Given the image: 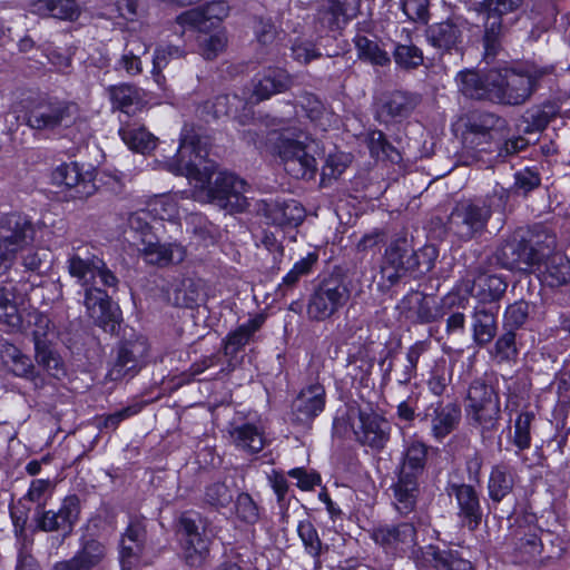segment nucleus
<instances>
[{
  "label": "nucleus",
  "instance_id": "1",
  "mask_svg": "<svg viewBox=\"0 0 570 570\" xmlns=\"http://www.w3.org/2000/svg\"><path fill=\"white\" fill-rule=\"evenodd\" d=\"M206 156L207 151L200 147L198 137L184 135L180 138L176 159L169 165V170L199 183L196 191L197 199L216 203L229 210L246 209L248 206L244 195L248 188L246 181L230 173H218L213 180L214 173H210V166L205 165L204 171L199 168Z\"/></svg>",
  "mask_w": 570,
  "mask_h": 570
},
{
  "label": "nucleus",
  "instance_id": "2",
  "mask_svg": "<svg viewBox=\"0 0 570 570\" xmlns=\"http://www.w3.org/2000/svg\"><path fill=\"white\" fill-rule=\"evenodd\" d=\"M556 68L551 65H523L514 68L491 69L490 85L492 101L509 106H519L528 101L543 83L551 82Z\"/></svg>",
  "mask_w": 570,
  "mask_h": 570
},
{
  "label": "nucleus",
  "instance_id": "3",
  "mask_svg": "<svg viewBox=\"0 0 570 570\" xmlns=\"http://www.w3.org/2000/svg\"><path fill=\"white\" fill-rule=\"evenodd\" d=\"M556 246V236L546 228L537 227L525 235L513 234L502 240L493 257L504 269L529 273L539 268Z\"/></svg>",
  "mask_w": 570,
  "mask_h": 570
},
{
  "label": "nucleus",
  "instance_id": "4",
  "mask_svg": "<svg viewBox=\"0 0 570 570\" xmlns=\"http://www.w3.org/2000/svg\"><path fill=\"white\" fill-rule=\"evenodd\" d=\"M508 199L509 191L503 187H495L484 199L458 203L448 218L449 232L463 242L482 236L493 212L503 210Z\"/></svg>",
  "mask_w": 570,
  "mask_h": 570
},
{
  "label": "nucleus",
  "instance_id": "5",
  "mask_svg": "<svg viewBox=\"0 0 570 570\" xmlns=\"http://www.w3.org/2000/svg\"><path fill=\"white\" fill-rule=\"evenodd\" d=\"M81 118L79 104L58 97L32 101L24 114V124L40 132H57L75 126Z\"/></svg>",
  "mask_w": 570,
  "mask_h": 570
},
{
  "label": "nucleus",
  "instance_id": "6",
  "mask_svg": "<svg viewBox=\"0 0 570 570\" xmlns=\"http://www.w3.org/2000/svg\"><path fill=\"white\" fill-rule=\"evenodd\" d=\"M465 416L482 436H488L498 430L501 403L493 385L482 380H474L470 384L465 399Z\"/></svg>",
  "mask_w": 570,
  "mask_h": 570
},
{
  "label": "nucleus",
  "instance_id": "7",
  "mask_svg": "<svg viewBox=\"0 0 570 570\" xmlns=\"http://www.w3.org/2000/svg\"><path fill=\"white\" fill-rule=\"evenodd\" d=\"M277 126L281 130L277 153L283 161L285 170L294 178H312L317 169L315 157L311 154V146L302 141V129L296 126H285L279 120Z\"/></svg>",
  "mask_w": 570,
  "mask_h": 570
},
{
  "label": "nucleus",
  "instance_id": "8",
  "mask_svg": "<svg viewBox=\"0 0 570 570\" xmlns=\"http://www.w3.org/2000/svg\"><path fill=\"white\" fill-rule=\"evenodd\" d=\"M67 269L69 275L82 287L98 283L109 288H116L118 285L116 275L88 245L72 248L67 258Z\"/></svg>",
  "mask_w": 570,
  "mask_h": 570
},
{
  "label": "nucleus",
  "instance_id": "9",
  "mask_svg": "<svg viewBox=\"0 0 570 570\" xmlns=\"http://www.w3.org/2000/svg\"><path fill=\"white\" fill-rule=\"evenodd\" d=\"M32 222L20 214H9L0 218V273L13 265L17 255L35 240Z\"/></svg>",
  "mask_w": 570,
  "mask_h": 570
},
{
  "label": "nucleus",
  "instance_id": "10",
  "mask_svg": "<svg viewBox=\"0 0 570 570\" xmlns=\"http://www.w3.org/2000/svg\"><path fill=\"white\" fill-rule=\"evenodd\" d=\"M177 535L185 563L191 568L203 567L210 553L212 540L206 534V527L200 517L181 514Z\"/></svg>",
  "mask_w": 570,
  "mask_h": 570
},
{
  "label": "nucleus",
  "instance_id": "11",
  "mask_svg": "<svg viewBox=\"0 0 570 570\" xmlns=\"http://www.w3.org/2000/svg\"><path fill=\"white\" fill-rule=\"evenodd\" d=\"M350 298V291L344 282L330 276L320 282L309 296L307 315L313 321H324L342 308Z\"/></svg>",
  "mask_w": 570,
  "mask_h": 570
},
{
  "label": "nucleus",
  "instance_id": "12",
  "mask_svg": "<svg viewBox=\"0 0 570 570\" xmlns=\"http://www.w3.org/2000/svg\"><path fill=\"white\" fill-rule=\"evenodd\" d=\"M419 261L411 242L406 237H397L391 242L385 250L381 266V277L386 287L399 283L401 278L415 271Z\"/></svg>",
  "mask_w": 570,
  "mask_h": 570
},
{
  "label": "nucleus",
  "instance_id": "13",
  "mask_svg": "<svg viewBox=\"0 0 570 570\" xmlns=\"http://www.w3.org/2000/svg\"><path fill=\"white\" fill-rule=\"evenodd\" d=\"M149 352V344L146 337L136 336L124 341L117 352V357L109 368L106 379L109 381H121L135 376L146 363Z\"/></svg>",
  "mask_w": 570,
  "mask_h": 570
},
{
  "label": "nucleus",
  "instance_id": "14",
  "mask_svg": "<svg viewBox=\"0 0 570 570\" xmlns=\"http://www.w3.org/2000/svg\"><path fill=\"white\" fill-rule=\"evenodd\" d=\"M507 287L508 283L503 276L489 273L482 265L468 272L466 277L461 282V289L484 305L500 301Z\"/></svg>",
  "mask_w": 570,
  "mask_h": 570
},
{
  "label": "nucleus",
  "instance_id": "15",
  "mask_svg": "<svg viewBox=\"0 0 570 570\" xmlns=\"http://www.w3.org/2000/svg\"><path fill=\"white\" fill-rule=\"evenodd\" d=\"M80 514V500L77 495L66 497L57 510H39L37 512V527L46 532H61L69 535Z\"/></svg>",
  "mask_w": 570,
  "mask_h": 570
},
{
  "label": "nucleus",
  "instance_id": "16",
  "mask_svg": "<svg viewBox=\"0 0 570 570\" xmlns=\"http://www.w3.org/2000/svg\"><path fill=\"white\" fill-rule=\"evenodd\" d=\"M107 554L105 542L83 535L72 558L56 562L51 570H95L102 564Z\"/></svg>",
  "mask_w": 570,
  "mask_h": 570
},
{
  "label": "nucleus",
  "instance_id": "17",
  "mask_svg": "<svg viewBox=\"0 0 570 570\" xmlns=\"http://www.w3.org/2000/svg\"><path fill=\"white\" fill-rule=\"evenodd\" d=\"M468 29V21L461 16L452 14L446 20L433 23L426 29V38L436 49L461 53L463 33Z\"/></svg>",
  "mask_w": 570,
  "mask_h": 570
},
{
  "label": "nucleus",
  "instance_id": "18",
  "mask_svg": "<svg viewBox=\"0 0 570 570\" xmlns=\"http://www.w3.org/2000/svg\"><path fill=\"white\" fill-rule=\"evenodd\" d=\"M293 86V77L285 69L268 68L257 73L252 80L248 104H259L274 95L285 92Z\"/></svg>",
  "mask_w": 570,
  "mask_h": 570
},
{
  "label": "nucleus",
  "instance_id": "19",
  "mask_svg": "<svg viewBox=\"0 0 570 570\" xmlns=\"http://www.w3.org/2000/svg\"><path fill=\"white\" fill-rule=\"evenodd\" d=\"M357 442L374 450H382L390 439V423L374 412L360 411L353 424Z\"/></svg>",
  "mask_w": 570,
  "mask_h": 570
},
{
  "label": "nucleus",
  "instance_id": "20",
  "mask_svg": "<svg viewBox=\"0 0 570 570\" xmlns=\"http://www.w3.org/2000/svg\"><path fill=\"white\" fill-rule=\"evenodd\" d=\"M507 129L505 119L491 112H475L469 117L465 139L476 146L501 140Z\"/></svg>",
  "mask_w": 570,
  "mask_h": 570
},
{
  "label": "nucleus",
  "instance_id": "21",
  "mask_svg": "<svg viewBox=\"0 0 570 570\" xmlns=\"http://www.w3.org/2000/svg\"><path fill=\"white\" fill-rule=\"evenodd\" d=\"M147 543L145 521L130 519L119 542V559L122 570H130L144 553Z\"/></svg>",
  "mask_w": 570,
  "mask_h": 570
},
{
  "label": "nucleus",
  "instance_id": "22",
  "mask_svg": "<svg viewBox=\"0 0 570 570\" xmlns=\"http://www.w3.org/2000/svg\"><path fill=\"white\" fill-rule=\"evenodd\" d=\"M420 102V96L395 90L384 95L376 106V119L383 124L402 120L409 117Z\"/></svg>",
  "mask_w": 570,
  "mask_h": 570
},
{
  "label": "nucleus",
  "instance_id": "23",
  "mask_svg": "<svg viewBox=\"0 0 570 570\" xmlns=\"http://www.w3.org/2000/svg\"><path fill=\"white\" fill-rule=\"evenodd\" d=\"M371 539L385 551H404L413 546L416 530L410 522L383 524L371 530Z\"/></svg>",
  "mask_w": 570,
  "mask_h": 570
},
{
  "label": "nucleus",
  "instance_id": "24",
  "mask_svg": "<svg viewBox=\"0 0 570 570\" xmlns=\"http://www.w3.org/2000/svg\"><path fill=\"white\" fill-rule=\"evenodd\" d=\"M325 389L313 383L303 389L292 404L293 420L298 424H309L325 407Z\"/></svg>",
  "mask_w": 570,
  "mask_h": 570
},
{
  "label": "nucleus",
  "instance_id": "25",
  "mask_svg": "<svg viewBox=\"0 0 570 570\" xmlns=\"http://www.w3.org/2000/svg\"><path fill=\"white\" fill-rule=\"evenodd\" d=\"M449 495H454L458 507L459 517L464 527L469 530H475L482 520V508L476 490L470 484L452 483L448 487Z\"/></svg>",
  "mask_w": 570,
  "mask_h": 570
},
{
  "label": "nucleus",
  "instance_id": "26",
  "mask_svg": "<svg viewBox=\"0 0 570 570\" xmlns=\"http://www.w3.org/2000/svg\"><path fill=\"white\" fill-rule=\"evenodd\" d=\"M227 14L228 6L226 2L213 1L204 7L183 12L177 17V22L198 31H205L206 29H215Z\"/></svg>",
  "mask_w": 570,
  "mask_h": 570
},
{
  "label": "nucleus",
  "instance_id": "27",
  "mask_svg": "<svg viewBox=\"0 0 570 570\" xmlns=\"http://www.w3.org/2000/svg\"><path fill=\"white\" fill-rule=\"evenodd\" d=\"M262 324V317L250 318L226 336L224 341V355L227 361L226 365L220 368V373L228 374L235 370L238 352L243 351Z\"/></svg>",
  "mask_w": 570,
  "mask_h": 570
},
{
  "label": "nucleus",
  "instance_id": "28",
  "mask_svg": "<svg viewBox=\"0 0 570 570\" xmlns=\"http://www.w3.org/2000/svg\"><path fill=\"white\" fill-rule=\"evenodd\" d=\"M144 259L151 265L166 266L168 264H178L186 256L185 248L178 244H160L155 235L149 238H141L138 248Z\"/></svg>",
  "mask_w": 570,
  "mask_h": 570
},
{
  "label": "nucleus",
  "instance_id": "29",
  "mask_svg": "<svg viewBox=\"0 0 570 570\" xmlns=\"http://www.w3.org/2000/svg\"><path fill=\"white\" fill-rule=\"evenodd\" d=\"M51 179L55 185L65 186L68 189H73V198H87L96 190V186L91 179L82 176L78 164H62L58 166L51 174Z\"/></svg>",
  "mask_w": 570,
  "mask_h": 570
},
{
  "label": "nucleus",
  "instance_id": "30",
  "mask_svg": "<svg viewBox=\"0 0 570 570\" xmlns=\"http://www.w3.org/2000/svg\"><path fill=\"white\" fill-rule=\"evenodd\" d=\"M416 562L421 567L431 566L436 570H473L469 560L462 558L455 550H442L428 546L421 550Z\"/></svg>",
  "mask_w": 570,
  "mask_h": 570
},
{
  "label": "nucleus",
  "instance_id": "31",
  "mask_svg": "<svg viewBox=\"0 0 570 570\" xmlns=\"http://www.w3.org/2000/svg\"><path fill=\"white\" fill-rule=\"evenodd\" d=\"M431 421L432 436L442 441L459 426L462 417L459 404L450 402L446 404L439 403L432 411L426 413L425 419Z\"/></svg>",
  "mask_w": 570,
  "mask_h": 570
},
{
  "label": "nucleus",
  "instance_id": "32",
  "mask_svg": "<svg viewBox=\"0 0 570 570\" xmlns=\"http://www.w3.org/2000/svg\"><path fill=\"white\" fill-rule=\"evenodd\" d=\"M230 442L239 450L247 453H258L265 446V435L261 426L250 423L233 422L228 426Z\"/></svg>",
  "mask_w": 570,
  "mask_h": 570
},
{
  "label": "nucleus",
  "instance_id": "33",
  "mask_svg": "<svg viewBox=\"0 0 570 570\" xmlns=\"http://www.w3.org/2000/svg\"><path fill=\"white\" fill-rule=\"evenodd\" d=\"M83 304L87 308L88 316L95 324L106 328L110 322H114V312L109 295L95 285L85 286Z\"/></svg>",
  "mask_w": 570,
  "mask_h": 570
},
{
  "label": "nucleus",
  "instance_id": "34",
  "mask_svg": "<svg viewBox=\"0 0 570 570\" xmlns=\"http://www.w3.org/2000/svg\"><path fill=\"white\" fill-rule=\"evenodd\" d=\"M264 215L268 223L279 227H296L305 216V210L302 205L294 200L274 202L265 204Z\"/></svg>",
  "mask_w": 570,
  "mask_h": 570
},
{
  "label": "nucleus",
  "instance_id": "35",
  "mask_svg": "<svg viewBox=\"0 0 570 570\" xmlns=\"http://www.w3.org/2000/svg\"><path fill=\"white\" fill-rule=\"evenodd\" d=\"M417 478L414 474L400 471L397 481L391 487L393 503L401 514H409L416 505L420 492Z\"/></svg>",
  "mask_w": 570,
  "mask_h": 570
},
{
  "label": "nucleus",
  "instance_id": "36",
  "mask_svg": "<svg viewBox=\"0 0 570 570\" xmlns=\"http://www.w3.org/2000/svg\"><path fill=\"white\" fill-rule=\"evenodd\" d=\"M490 70L480 73L474 69L460 71L455 78L459 90L468 98L492 101V86L489 81Z\"/></svg>",
  "mask_w": 570,
  "mask_h": 570
},
{
  "label": "nucleus",
  "instance_id": "37",
  "mask_svg": "<svg viewBox=\"0 0 570 570\" xmlns=\"http://www.w3.org/2000/svg\"><path fill=\"white\" fill-rule=\"evenodd\" d=\"M497 308L480 304L472 314L473 341L480 347L488 345L497 335Z\"/></svg>",
  "mask_w": 570,
  "mask_h": 570
},
{
  "label": "nucleus",
  "instance_id": "38",
  "mask_svg": "<svg viewBox=\"0 0 570 570\" xmlns=\"http://www.w3.org/2000/svg\"><path fill=\"white\" fill-rule=\"evenodd\" d=\"M361 0H332L330 4L318 11L320 22L331 30L341 28L354 18L358 11Z\"/></svg>",
  "mask_w": 570,
  "mask_h": 570
},
{
  "label": "nucleus",
  "instance_id": "39",
  "mask_svg": "<svg viewBox=\"0 0 570 570\" xmlns=\"http://www.w3.org/2000/svg\"><path fill=\"white\" fill-rule=\"evenodd\" d=\"M22 304L23 296L18 293L16 285L8 283L0 286V323L19 328L22 324L19 306Z\"/></svg>",
  "mask_w": 570,
  "mask_h": 570
},
{
  "label": "nucleus",
  "instance_id": "40",
  "mask_svg": "<svg viewBox=\"0 0 570 570\" xmlns=\"http://www.w3.org/2000/svg\"><path fill=\"white\" fill-rule=\"evenodd\" d=\"M149 47L137 36H130L124 48V53L116 63V70H125L129 76H137L142 71L140 58L145 56Z\"/></svg>",
  "mask_w": 570,
  "mask_h": 570
},
{
  "label": "nucleus",
  "instance_id": "41",
  "mask_svg": "<svg viewBox=\"0 0 570 570\" xmlns=\"http://www.w3.org/2000/svg\"><path fill=\"white\" fill-rule=\"evenodd\" d=\"M400 37L409 43H395L393 50V58L395 63L405 70H414L419 68L421 65H423L424 57L422 50L419 47L412 45L411 31L406 28H401Z\"/></svg>",
  "mask_w": 570,
  "mask_h": 570
},
{
  "label": "nucleus",
  "instance_id": "42",
  "mask_svg": "<svg viewBox=\"0 0 570 570\" xmlns=\"http://www.w3.org/2000/svg\"><path fill=\"white\" fill-rule=\"evenodd\" d=\"M543 279L549 286H561L570 282V259L554 249L544 257Z\"/></svg>",
  "mask_w": 570,
  "mask_h": 570
},
{
  "label": "nucleus",
  "instance_id": "43",
  "mask_svg": "<svg viewBox=\"0 0 570 570\" xmlns=\"http://www.w3.org/2000/svg\"><path fill=\"white\" fill-rule=\"evenodd\" d=\"M122 141L129 149L146 154L156 147L157 138L145 127L137 124H129L119 129Z\"/></svg>",
  "mask_w": 570,
  "mask_h": 570
},
{
  "label": "nucleus",
  "instance_id": "44",
  "mask_svg": "<svg viewBox=\"0 0 570 570\" xmlns=\"http://www.w3.org/2000/svg\"><path fill=\"white\" fill-rule=\"evenodd\" d=\"M513 487L514 478L511 468L505 464L494 465L488 483L490 499L494 502L502 501L512 492Z\"/></svg>",
  "mask_w": 570,
  "mask_h": 570
},
{
  "label": "nucleus",
  "instance_id": "45",
  "mask_svg": "<svg viewBox=\"0 0 570 570\" xmlns=\"http://www.w3.org/2000/svg\"><path fill=\"white\" fill-rule=\"evenodd\" d=\"M1 357L6 364L10 365V370L16 376L29 380L36 377L31 360L13 344L4 343L2 345Z\"/></svg>",
  "mask_w": 570,
  "mask_h": 570
},
{
  "label": "nucleus",
  "instance_id": "46",
  "mask_svg": "<svg viewBox=\"0 0 570 570\" xmlns=\"http://www.w3.org/2000/svg\"><path fill=\"white\" fill-rule=\"evenodd\" d=\"M202 291L200 281L191 277L183 278L176 284L173 291V304L179 307L191 308L198 304L202 297Z\"/></svg>",
  "mask_w": 570,
  "mask_h": 570
},
{
  "label": "nucleus",
  "instance_id": "47",
  "mask_svg": "<svg viewBox=\"0 0 570 570\" xmlns=\"http://www.w3.org/2000/svg\"><path fill=\"white\" fill-rule=\"evenodd\" d=\"M209 30L199 31L197 42L199 55L207 60H213L225 50L227 36L223 29H216L213 33H209Z\"/></svg>",
  "mask_w": 570,
  "mask_h": 570
},
{
  "label": "nucleus",
  "instance_id": "48",
  "mask_svg": "<svg viewBox=\"0 0 570 570\" xmlns=\"http://www.w3.org/2000/svg\"><path fill=\"white\" fill-rule=\"evenodd\" d=\"M426 456L428 446L423 442L412 441L406 446L400 471L419 476L424 470Z\"/></svg>",
  "mask_w": 570,
  "mask_h": 570
},
{
  "label": "nucleus",
  "instance_id": "49",
  "mask_svg": "<svg viewBox=\"0 0 570 570\" xmlns=\"http://www.w3.org/2000/svg\"><path fill=\"white\" fill-rule=\"evenodd\" d=\"M112 106L124 112L141 101V95L138 88L132 85L121 83L108 88Z\"/></svg>",
  "mask_w": 570,
  "mask_h": 570
},
{
  "label": "nucleus",
  "instance_id": "50",
  "mask_svg": "<svg viewBox=\"0 0 570 570\" xmlns=\"http://www.w3.org/2000/svg\"><path fill=\"white\" fill-rule=\"evenodd\" d=\"M35 358L39 366L43 367L53 377H59L65 373L60 356L49 346L37 340L35 346Z\"/></svg>",
  "mask_w": 570,
  "mask_h": 570
},
{
  "label": "nucleus",
  "instance_id": "51",
  "mask_svg": "<svg viewBox=\"0 0 570 570\" xmlns=\"http://www.w3.org/2000/svg\"><path fill=\"white\" fill-rule=\"evenodd\" d=\"M146 208L153 219L173 220L178 216V206L170 195H160L151 198Z\"/></svg>",
  "mask_w": 570,
  "mask_h": 570
},
{
  "label": "nucleus",
  "instance_id": "52",
  "mask_svg": "<svg viewBox=\"0 0 570 570\" xmlns=\"http://www.w3.org/2000/svg\"><path fill=\"white\" fill-rule=\"evenodd\" d=\"M302 108L311 121L315 122L323 130L330 125L331 114L326 110L322 101L313 94H305L301 101Z\"/></svg>",
  "mask_w": 570,
  "mask_h": 570
},
{
  "label": "nucleus",
  "instance_id": "53",
  "mask_svg": "<svg viewBox=\"0 0 570 570\" xmlns=\"http://www.w3.org/2000/svg\"><path fill=\"white\" fill-rule=\"evenodd\" d=\"M493 360L498 363L514 361L518 356L515 333L511 330L503 333L494 343L491 351Z\"/></svg>",
  "mask_w": 570,
  "mask_h": 570
},
{
  "label": "nucleus",
  "instance_id": "54",
  "mask_svg": "<svg viewBox=\"0 0 570 570\" xmlns=\"http://www.w3.org/2000/svg\"><path fill=\"white\" fill-rule=\"evenodd\" d=\"M298 537L305 548V551L313 558L317 559L323 549L316 528L309 520L299 521L297 525Z\"/></svg>",
  "mask_w": 570,
  "mask_h": 570
},
{
  "label": "nucleus",
  "instance_id": "55",
  "mask_svg": "<svg viewBox=\"0 0 570 570\" xmlns=\"http://www.w3.org/2000/svg\"><path fill=\"white\" fill-rule=\"evenodd\" d=\"M411 301L414 304L413 313L420 323L435 322L444 315L442 308L438 307L434 302H431L420 293L413 294Z\"/></svg>",
  "mask_w": 570,
  "mask_h": 570
},
{
  "label": "nucleus",
  "instance_id": "56",
  "mask_svg": "<svg viewBox=\"0 0 570 570\" xmlns=\"http://www.w3.org/2000/svg\"><path fill=\"white\" fill-rule=\"evenodd\" d=\"M356 48L360 58L368 60L373 65L386 66L391 61L387 52L381 49L375 41L366 37H360L356 40Z\"/></svg>",
  "mask_w": 570,
  "mask_h": 570
},
{
  "label": "nucleus",
  "instance_id": "57",
  "mask_svg": "<svg viewBox=\"0 0 570 570\" xmlns=\"http://www.w3.org/2000/svg\"><path fill=\"white\" fill-rule=\"evenodd\" d=\"M501 33V18L498 16L487 14L483 45L485 55L488 57H494L497 55L500 45Z\"/></svg>",
  "mask_w": 570,
  "mask_h": 570
},
{
  "label": "nucleus",
  "instance_id": "58",
  "mask_svg": "<svg viewBox=\"0 0 570 570\" xmlns=\"http://www.w3.org/2000/svg\"><path fill=\"white\" fill-rule=\"evenodd\" d=\"M560 111L561 108L557 101H547L529 112V122L535 130H542L560 115Z\"/></svg>",
  "mask_w": 570,
  "mask_h": 570
},
{
  "label": "nucleus",
  "instance_id": "59",
  "mask_svg": "<svg viewBox=\"0 0 570 570\" xmlns=\"http://www.w3.org/2000/svg\"><path fill=\"white\" fill-rule=\"evenodd\" d=\"M185 56L184 49L177 46H159L155 50L153 59V75L157 82L160 81V72L173 59H179Z\"/></svg>",
  "mask_w": 570,
  "mask_h": 570
},
{
  "label": "nucleus",
  "instance_id": "60",
  "mask_svg": "<svg viewBox=\"0 0 570 570\" xmlns=\"http://www.w3.org/2000/svg\"><path fill=\"white\" fill-rule=\"evenodd\" d=\"M140 404L128 405L115 413L104 415L97 419L98 429L102 430H111L115 431L118 425L126 419H129L141 411Z\"/></svg>",
  "mask_w": 570,
  "mask_h": 570
},
{
  "label": "nucleus",
  "instance_id": "61",
  "mask_svg": "<svg viewBox=\"0 0 570 570\" xmlns=\"http://www.w3.org/2000/svg\"><path fill=\"white\" fill-rule=\"evenodd\" d=\"M205 501L215 509L225 508L233 501V492L225 483L216 482L206 488Z\"/></svg>",
  "mask_w": 570,
  "mask_h": 570
},
{
  "label": "nucleus",
  "instance_id": "62",
  "mask_svg": "<svg viewBox=\"0 0 570 570\" xmlns=\"http://www.w3.org/2000/svg\"><path fill=\"white\" fill-rule=\"evenodd\" d=\"M52 491L53 485L49 480L36 479L31 482L24 499L37 503L38 508L42 510Z\"/></svg>",
  "mask_w": 570,
  "mask_h": 570
},
{
  "label": "nucleus",
  "instance_id": "63",
  "mask_svg": "<svg viewBox=\"0 0 570 570\" xmlns=\"http://www.w3.org/2000/svg\"><path fill=\"white\" fill-rule=\"evenodd\" d=\"M533 417V413L525 412L521 413L515 421L513 443L520 450H525L531 444L530 426Z\"/></svg>",
  "mask_w": 570,
  "mask_h": 570
},
{
  "label": "nucleus",
  "instance_id": "64",
  "mask_svg": "<svg viewBox=\"0 0 570 570\" xmlns=\"http://www.w3.org/2000/svg\"><path fill=\"white\" fill-rule=\"evenodd\" d=\"M236 514L237 517L248 523L254 524L259 519L258 507L247 493H240L236 499Z\"/></svg>",
  "mask_w": 570,
  "mask_h": 570
}]
</instances>
